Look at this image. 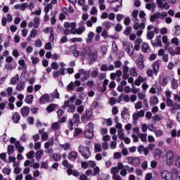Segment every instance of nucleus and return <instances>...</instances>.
Wrapping results in <instances>:
<instances>
[{
	"instance_id": "nucleus-55",
	"label": "nucleus",
	"mask_w": 180,
	"mask_h": 180,
	"mask_svg": "<svg viewBox=\"0 0 180 180\" xmlns=\"http://www.w3.org/2000/svg\"><path fill=\"white\" fill-rule=\"evenodd\" d=\"M155 41L157 42V46H162V42L161 41V35L156 37Z\"/></svg>"
},
{
	"instance_id": "nucleus-40",
	"label": "nucleus",
	"mask_w": 180,
	"mask_h": 180,
	"mask_svg": "<svg viewBox=\"0 0 180 180\" xmlns=\"http://www.w3.org/2000/svg\"><path fill=\"white\" fill-rule=\"evenodd\" d=\"M174 165L177 167V168H180V156L175 157Z\"/></svg>"
},
{
	"instance_id": "nucleus-9",
	"label": "nucleus",
	"mask_w": 180,
	"mask_h": 180,
	"mask_svg": "<svg viewBox=\"0 0 180 180\" xmlns=\"http://www.w3.org/2000/svg\"><path fill=\"white\" fill-rule=\"evenodd\" d=\"M20 113L22 117H26V116H29V113H30V108L29 107H22Z\"/></svg>"
},
{
	"instance_id": "nucleus-34",
	"label": "nucleus",
	"mask_w": 180,
	"mask_h": 180,
	"mask_svg": "<svg viewBox=\"0 0 180 180\" xmlns=\"http://www.w3.org/2000/svg\"><path fill=\"white\" fill-rule=\"evenodd\" d=\"M12 153H15V146L13 145L8 146V154L11 155Z\"/></svg>"
},
{
	"instance_id": "nucleus-33",
	"label": "nucleus",
	"mask_w": 180,
	"mask_h": 180,
	"mask_svg": "<svg viewBox=\"0 0 180 180\" xmlns=\"http://www.w3.org/2000/svg\"><path fill=\"white\" fill-rule=\"evenodd\" d=\"M95 152L96 153H101L102 151V146L101 143H96L94 146Z\"/></svg>"
},
{
	"instance_id": "nucleus-35",
	"label": "nucleus",
	"mask_w": 180,
	"mask_h": 180,
	"mask_svg": "<svg viewBox=\"0 0 180 180\" xmlns=\"http://www.w3.org/2000/svg\"><path fill=\"white\" fill-rule=\"evenodd\" d=\"M117 133L120 140H124V133L123 132V129H119Z\"/></svg>"
},
{
	"instance_id": "nucleus-2",
	"label": "nucleus",
	"mask_w": 180,
	"mask_h": 180,
	"mask_svg": "<svg viewBox=\"0 0 180 180\" xmlns=\"http://www.w3.org/2000/svg\"><path fill=\"white\" fill-rule=\"evenodd\" d=\"M87 126L89 128L84 131V136L86 139L91 140V139H94V123L89 122Z\"/></svg>"
},
{
	"instance_id": "nucleus-17",
	"label": "nucleus",
	"mask_w": 180,
	"mask_h": 180,
	"mask_svg": "<svg viewBox=\"0 0 180 180\" xmlns=\"http://www.w3.org/2000/svg\"><path fill=\"white\" fill-rule=\"evenodd\" d=\"M114 4H115L116 6L113 8L114 12H119V8L122 7V0H116V1L114 2Z\"/></svg>"
},
{
	"instance_id": "nucleus-56",
	"label": "nucleus",
	"mask_w": 180,
	"mask_h": 180,
	"mask_svg": "<svg viewBox=\"0 0 180 180\" xmlns=\"http://www.w3.org/2000/svg\"><path fill=\"white\" fill-rule=\"evenodd\" d=\"M171 43H172V44H175V46H179V40L176 37L172 39Z\"/></svg>"
},
{
	"instance_id": "nucleus-26",
	"label": "nucleus",
	"mask_w": 180,
	"mask_h": 180,
	"mask_svg": "<svg viewBox=\"0 0 180 180\" xmlns=\"http://www.w3.org/2000/svg\"><path fill=\"white\" fill-rule=\"evenodd\" d=\"M17 91H23L25 89V82H20L16 86Z\"/></svg>"
},
{
	"instance_id": "nucleus-46",
	"label": "nucleus",
	"mask_w": 180,
	"mask_h": 180,
	"mask_svg": "<svg viewBox=\"0 0 180 180\" xmlns=\"http://www.w3.org/2000/svg\"><path fill=\"white\" fill-rule=\"evenodd\" d=\"M51 95L53 98H56V99H58V98H60V94L58 93V90H57V89L54 90Z\"/></svg>"
},
{
	"instance_id": "nucleus-21",
	"label": "nucleus",
	"mask_w": 180,
	"mask_h": 180,
	"mask_svg": "<svg viewBox=\"0 0 180 180\" xmlns=\"http://www.w3.org/2000/svg\"><path fill=\"white\" fill-rule=\"evenodd\" d=\"M161 155H162V151L160 149H155L154 151V157L160 159L161 158Z\"/></svg>"
},
{
	"instance_id": "nucleus-12",
	"label": "nucleus",
	"mask_w": 180,
	"mask_h": 180,
	"mask_svg": "<svg viewBox=\"0 0 180 180\" xmlns=\"http://www.w3.org/2000/svg\"><path fill=\"white\" fill-rule=\"evenodd\" d=\"M12 120L13 123H15V124L19 123V120H20V115H19V112H14V115L12 116Z\"/></svg>"
},
{
	"instance_id": "nucleus-38",
	"label": "nucleus",
	"mask_w": 180,
	"mask_h": 180,
	"mask_svg": "<svg viewBox=\"0 0 180 180\" xmlns=\"http://www.w3.org/2000/svg\"><path fill=\"white\" fill-rule=\"evenodd\" d=\"M16 82H19V75H16L15 77L11 79L12 85H15Z\"/></svg>"
},
{
	"instance_id": "nucleus-8",
	"label": "nucleus",
	"mask_w": 180,
	"mask_h": 180,
	"mask_svg": "<svg viewBox=\"0 0 180 180\" xmlns=\"http://www.w3.org/2000/svg\"><path fill=\"white\" fill-rule=\"evenodd\" d=\"M46 102H50V96L48 94H45L39 98V103L41 105L46 103Z\"/></svg>"
},
{
	"instance_id": "nucleus-47",
	"label": "nucleus",
	"mask_w": 180,
	"mask_h": 180,
	"mask_svg": "<svg viewBox=\"0 0 180 180\" xmlns=\"http://www.w3.org/2000/svg\"><path fill=\"white\" fill-rule=\"evenodd\" d=\"M103 25L107 30H109V29H110V27H112V22H104L103 23Z\"/></svg>"
},
{
	"instance_id": "nucleus-23",
	"label": "nucleus",
	"mask_w": 180,
	"mask_h": 180,
	"mask_svg": "<svg viewBox=\"0 0 180 180\" xmlns=\"http://www.w3.org/2000/svg\"><path fill=\"white\" fill-rule=\"evenodd\" d=\"M87 39H86V43H91L92 42V39L95 37V34L94 32H90L88 35H87Z\"/></svg>"
},
{
	"instance_id": "nucleus-63",
	"label": "nucleus",
	"mask_w": 180,
	"mask_h": 180,
	"mask_svg": "<svg viewBox=\"0 0 180 180\" xmlns=\"http://www.w3.org/2000/svg\"><path fill=\"white\" fill-rule=\"evenodd\" d=\"M153 179V173H148L145 176V180H151Z\"/></svg>"
},
{
	"instance_id": "nucleus-52",
	"label": "nucleus",
	"mask_w": 180,
	"mask_h": 180,
	"mask_svg": "<svg viewBox=\"0 0 180 180\" xmlns=\"http://www.w3.org/2000/svg\"><path fill=\"white\" fill-rule=\"evenodd\" d=\"M33 157H34V150H31L28 153H27V158H28L29 160H32V158H33Z\"/></svg>"
},
{
	"instance_id": "nucleus-7",
	"label": "nucleus",
	"mask_w": 180,
	"mask_h": 180,
	"mask_svg": "<svg viewBox=\"0 0 180 180\" xmlns=\"http://www.w3.org/2000/svg\"><path fill=\"white\" fill-rule=\"evenodd\" d=\"M160 67H161V60H157L153 63L152 68L153 69V72L155 75L158 74V71H160Z\"/></svg>"
},
{
	"instance_id": "nucleus-57",
	"label": "nucleus",
	"mask_w": 180,
	"mask_h": 180,
	"mask_svg": "<svg viewBox=\"0 0 180 180\" xmlns=\"http://www.w3.org/2000/svg\"><path fill=\"white\" fill-rule=\"evenodd\" d=\"M70 41H72V43H77V41H78L79 43H82V38H77V37L72 38L70 39Z\"/></svg>"
},
{
	"instance_id": "nucleus-19",
	"label": "nucleus",
	"mask_w": 180,
	"mask_h": 180,
	"mask_svg": "<svg viewBox=\"0 0 180 180\" xmlns=\"http://www.w3.org/2000/svg\"><path fill=\"white\" fill-rule=\"evenodd\" d=\"M149 102L150 105H153V106H155L158 103V97L156 96L151 97Z\"/></svg>"
},
{
	"instance_id": "nucleus-1",
	"label": "nucleus",
	"mask_w": 180,
	"mask_h": 180,
	"mask_svg": "<svg viewBox=\"0 0 180 180\" xmlns=\"http://www.w3.org/2000/svg\"><path fill=\"white\" fill-rule=\"evenodd\" d=\"M79 123V114L75 113L73 115V120L69 119L68 120V127L70 128V130L72 131L74 130V124L76 126H78V124Z\"/></svg>"
},
{
	"instance_id": "nucleus-44",
	"label": "nucleus",
	"mask_w": 180,
	"mask_h": 180,
	"mask_svg": "<svg viewBox=\"0 0 180 180\" xmlns=\"http://www.w3.org/2000/svg\"><path fill=\"white\" fill-rule=\"evenodd\" d=\"M117 168H118V169H123V168L124 169H129V166L128 165H125V166H124L123 165V163H122V162H118L117 163Z\"/></svg>"
},
{
	"instance_id": "nucleus-5",
	"label": "nucleus",
	"mask_w": 180,
	"mask_h": 180,
	"mask_svg": "<svg viewBox=\"0 0 180 180\" xmlns=\"http://www.w3.org/2000/svg\"><path fill=\"white\" fill-rule=\"evenodd\" d=\"M174 152L171 150H169L166 155V161H167V165L171 166L172 165V164H174Z\"/></svg>"
},
{
	"instance_id": "nucleus-3",
	"label": "nucleus",
	"mask_w": 180,
	"mask_h": 180,
	"mask_svg": "<svg viewBox=\"0 0 180 180\" xmlns=\"http://www.w3.org/2000/svg\"><path fill=\"white\" fill-rule=\"evenodd\" d=\"M79 153L82 154V156L86 160H88L91 157V150L89 147H85L84 146H79Z\"/></svg>"
},
{
	"instance_id": "nucleus-50",
	"label": "nucleus",
	"mask_w": 180,
	"mask_h": 180,
	"mask_svg": "<svg viewBox=\"0 0 180 180\" xmlns=\"http://www.w3.org/2000/svg\"><path fill=\"white\" fill-rule=\"evenodd\" d=\"M116 98L115 97H110L109 99V103L111 105V106H113L114 105H116Z\"/></svg>"
},
{
	"instance_id": "nucleus-22",
	"label": "nucleus",
	"mask_w": 180,
	"mask_h": 180,
	"mask_svg": "<svg viewBox=\"0 0 180 180\" xmlns=\"http://www.w3.org/2000/svg\"><path fill=\"white\" fill-rule=\"evenodd\" d=\"M39 26H40V18L36 17L34 19V29H38Z\"/></svg>"
},
{
	"instance_id": "nucleus-41",
	"label": "nucleus",
	"mask_w": 180,
	"mask_h": 180,
	"mask_svg": "<svg viewBox=\"0 0 180 180\" xmlns=\"http://www.w3.org/2000/svg\"><path fill=\"white\" fill-rule=\"evenodd\" d=\"M81 133H82V129H81V128H76L75 129L74 136L77 137V136H79V134H81Z\"/></svg>"
},
{
	"instance_id": "nucleus-15",
	"label": "nucleus",
	"mask_w": 180,
	"mask_h": 180,
	"mask_svg": "<svg viewBox=\"0 0 180 180\" xmlns=\"http://www.w3.org/2000/svg\"><path fill=\"white\" fill-rule=\"evenodd\" d=\"M127 108L124 107L123 108V110L121 112V116L122 119H124L125 120H127L129 119V113H127Z\"/></svg>"
},
{
	"instance_id": "nucleus-37",
	"label": "nucleus",
	"mask_w": 180,
	"mask_h": 180,
	"mask_svg": "<svg viewBox=\"0 0 180 180\" xmlns=\"http://www.w3.org/2000/svg\"><path fill=\"white\" fill-rule=\"evenodd\" d=\"M129 74L131 75V77H137V70L135 69V68H132L129 70Z\"/></svg>"
},
{
	"instance_id": "nucleus-20",
	"label": "nucleus",
	"mask_w": 180,
	"mask_h": 180,
	"mask_svg": "<svg viewBox=\"0 0 180 180\" xmlns=\"http://www.w3.org/2000/svg\"><path fill=\"white\" fill-rule=\"evenodd\" d=\"M136 65L139 70H144V61L143 59L136 60Z\"/></svg>"
},
{
	"instance_id": "nucleus-64",
	"label": "nucleus",
	"mask_w": 180,
	"mask_h": 180,
	"mask_svg": "<svg viewBox=\"0 0 180 180\" xmlns=\"http://www.w3.org/2000/svg\"><path fill=\"white\" fill-rule=\"evenodd\" d=\"M71 175H73V176H78L79 175V172L77 169H73L71 172Z\"/></svg>"
},
{
	"instance_id": "nucleus-39",
	"label": "nucleus",
	"mask_w": 180,
	"mask_h": 180,
	"mask_svg": "<svg viewBox=\"0 0 180 180\" xmlns=\"http://www.w3.org/2000/svg\"><path fill=\"white\" fill-rule=\"evenodd\" d=\"M50 9H53V5L51 4H48L45 7H44V12L46 14L49 13L50 12Z\"/></svg>"
},
{
	"instance_id": "nucleus-58",
	"label": "nucleus",
	"mask_w": 180,
	"mask_h": 180,
	"mask_svg": "<svg viewBox=\"0 0 180 180\" xmlns=\"http://www.w3.org/2000/svg\"><path fill=\"white\" fill-rule=\"evenodd\" d=\"M18 64L19 65H20L21 67H23V68H27V66H26V63L25 62V60L22 59V60H18Z\"/></svg>"
},
{
	"instance_id": "nucleus-27",
	"label": "nucleus",
	"mask_w": 180,
	"mask_h": 180,
	"mask_svg": "<svg viewBox=\"0 0 180 180\" xmlns=\"http://www.w3.org/2000/svg\"><path fill=\"white\" fill-rule=\"evenodd\" d=\"M166 103L167 106H172V108H175V104H176V103H174L171 98H167Z\"/></svg>"
},
{
	"instance_id": "nucleus-13",
	"label": "nucleus",
	"mask_w": 180,
	"mask_h": 180,
	"mask_svg": "<svg viewBox=\"0 0 180 180\" xmlns=\"http://www.w3.org/2000/svg\"><path fill=\"white\" fill-rule=\"evenodd\" d=\"M79 72L82 74V75H84V79L86 80L89 77H91V72L90 71H85L84 69H80Z\"/></svg>"
},
{
	"instance_id": "nucleus-36",
	"label": "nucleus",
	"mask_w": 180,
	"mask_h": 180,
	"mask_svg": "<svg viewBox=\"0 0 180 180\" xmlns=\"http://www.w3.org/2000/svg\"><path fill=\"white\" fill-rule=\"evenodd\" d=\"M60 129V124L58 122H53L51 126V129L57 131Z\"/></svg>"
},
{
	"instance_id": "nucleus-16",
	"label": "nucleus",
	"mask_w": 180,
	"mask_h": 180,
	"mask_svg": "<svg viewBox=\"0 0 180 180\" xmlns=\"http://www.w3.org/2000/svg\"><path fill=\"white\" fill-rule=\"evenodd\" d=\"M56 108H57V104H50L47 108H46V111L49 113H51V112H54L56 110Z\"/></svg>"
},
{
	"instance_id": "nucleus-28",
	"label": "nucleus",
	"mask_w": 180,
	"mask_h": 180,
	"mask_svg": "<svg viewBox=\"0 0 180 180\" xmlns=\"http://www.w3.org/2000/svg\"><path fill=\"white\" fill-rule=\"evenodd\" d=\"M41 155H43V150H38L35 154L36 160H37V161H40V160H41Z\"/></svg>"
},
{
	"instance_id": "nucleus-62",
	"label": "nucleus",
	"mask_w": 180,
	"mask_h": 180,
	"mask_svg": "<svg viewBox=\"0 0 180 180\" xmlns=\"http://www.w3.org/2000/svg\"><path fill=\"white\" fill-rule=\"evenodd\" d=\"M58 63H57V62H53L51 63V68H53V70H58Z\"/></svg>"
},
{
	"instance_id": "nucleus-31",
	"label": "nucleus",
	"mask_w": 180,
	"mask_h": 180,
	"mask_svg": "<svg viewBox=\"0 0 180 180\" xmlns=\"http://www.w3.org/2000/svg\"><path fill=\"white\" fill-rule=\"evenodd\" d=\"M66 168H68V169L66 170L68 175L71 176V172H72V168H74V165L69 163L68 166Z\"/></svg>"
},
{
	"instance_id": "nucleus-32",
	"label": "nucleus",
	"mask_w": 180,
	"mask_h": 180,
	"mask_svg": "<svg viewBox=\"0 0 180 180\" xmlns=\"http://www.w3.org/2000/svg\"><path fill=\"white\" fill-rule=\"evenodd\" d=\"M33 99H34V97L33 96V95L30 94L27 96L25 99V102L26 103H32L33 102Z\"/></svg>"
},
{
	"instance_id": "nucleus-42",
	"label": "nucleus",
	"mask_w": 180,
	"mask_h": 180,
	"mask_svg": "<svg viewBox=\"0 0 180 180\" xmlns=\"http://www.w3.org/2000/svg\"><path fill=\"white\" fill-rule=\"evenodd\" d=\"M74 89H75V84H74L73 82H71L68 85V91H74Z\"/></svg>"
},
{
	"instance_id": "nucleus-18",
	"label": "nucleus",
	"mask_w": 180,
	"mask_h": 180,
	"mask_svg": "<svg viewBox=\"0 0 180 180\" xmlns=\"http://www.w3.org/2000/svg\"><path fill=\"white\" fill-rule=\"evenodd\" d=\"M141 162V159L140 158L134 157V161L132 165L134 167H139Z\"/></svg>"
},
{
	"instance_id": "nucleus-54",
	"label": "nucleus",
	"mask_w": 180,
	"mask_h": 180,
	"mask_svg": "<svg viewBox=\"0 0 180 180\" xmlns=\"http://www.w3.org/2000/svg\"><path fill=\"white\" fill-rule=\"evenodd\" d=\"M174 29H175V35L176 36H179L180 34V25H174Z\"/></svg>"
},
{
	"instance_id": "nucleus-60",
	"label": "nucleus",
	"mask_w": 180,
	"mask_h": 180,
	"mask_svg": "<svg viewBox=\"0 0 180 180\" xmlns=\"http://www.w3.org/2000/svg\"><path fill=\"white\" fill-rule=\"evenodd\" d=\"M143 108V103L141 101H139L135 104V109H141Z\"/></svg>"
},
{
	"instance_id": "nucleus-59",
	"label": "nucleus",
	"mask_w": 180,
	"mask_h": 180,
	"mask_svg": "<svg viewBox=\"0 0 180 180\" xmlns=\"http://www.w3.org/2000/svg\"><path fill=\"white\" fill-rule=\"evenodd\" d=\"M154 133L155 134L156 137H161V136H162V134H164V133L162 132V131L161 130H157L155 129V131H153Z\"/></svg>"
},
{
	"instance_id": "nucleus-24",
	"label": "nucleus",
	"mask_w": 180,
	"mask_h": 180,
	"mask_svg": "<svg viewBox=\"0 0 180 180\" xmlns=\"http://www.w3.org/2000/svg\"><path fill=\"white\" fill-rule=\"evenodd\" d=\"M170 77L169 76H166L165 77L163 78L162 81L160 82V85L162 86H165L167 84H168V81H169Z\"/></svg>"
},
{
	"instance_id": "nucleus-4",
	"label": "nucleus",
	"mask_w": 180,
	"mask_h": 180,
	"mask_svg": "<svg viewBox=\"0 0 180 180\" xmlns=\"http://www.w3.org/2000/svg\"><path fill=\"white\" fill-rule=\"evenodd\" d=\"M168 16V13L167 12L162 13H157L152 15L150 18V22H155V19H164V18H167Z\"/></svg>"
},
{
	"instance_id": "nucleus-53",
	"label": "nucleus",
	"mask_w": 180,
	"mask_h": 180,
	"mask_svg": "<svg viewBox=\"0 0 180 180\" xmlns=\"http://www.w3.org/2000/svg\"><path fill=\"white\" fill-rule=\"evenodd\" d=\"M41 139L43 140V141H47L49 139V134L47 132H44L43 134H41Z\"/></svg>"
},
{
	"instance_id": "nucleus-43",
	"label": "nucleus",
	"mask_w": 180,
	"mask_h": 180,
	"mask_svg": "<svg viewBox=\"0 0 180 180\" xmlns=\"http://www.w3.org/2000/svg\"><path fill=\"white\" fill-rule=\"evenodd\" d=\"M117 45L116 44V42H113L112 44V52L113 54H117Z\"/></svg>"
},
{
	"instance_id": "nucleus-11",
	"label": "nucleus",
	"mask_w": 180,
	"mask_h": 180,
	"mask_svg": "<svg viewBox=\"0 0 180 180\" xmlns=\"http://www.w3.org/2000/svg\"><path fill=\"white\" fill-rule=\"evenodd\" d=\"M161 176L163 179L170 180L169 178H171V173L167 170H164L161 172Z\"/></svg>"
},
{
	"instance_id": "nucleus-61",
	"label": "nucleus",
	"mask_w": 180,
	"mask_h": 180,
	"mask_svg": "<svg viewBox=\"0 0 180 180\" xmlns=\"http://www.w3.org/2000/svg\"><path fill=\"white\" fill-rule=\"evenodd\" d=\"M30 36H31V37H36V36H37V30H32L30 32Z\"/></svg>"
},
{
	"instance_id": "nucleus-10",
	"label": "nucleus",
	"mask_w": 180,
	"mask_h": 180,
	"mask_svg": "<svg viewBox=\"0 0 180 180\" xmlns=\"http://www.w3.org/2000/svg\"><path fill=\"white\" fill-rule=\"evenodd\" d=\"M91 117H92V111L89 110H86V113L82 116V122H84L85 119L89 120V119H91Z\"/></svg>"
},
{
	"instance_id": "nucleus-30",
	"label": "nucleus",
	"mask_w": 180,
	"mask_h": 180,
	"mask_svg": "<svg viewBox=\"0 0 180 180\" xmlns=\"http://www.w3.org/2000/svg\"><path fill=\"white\" fill-rule=\"evenodd\" d=\"M2 172L3 174H6V175H11V173L12 172V169H11L9 167H6L2 169Z\"/></svg>"
},
{
	"instance_id": "nucleus-14",
	"label": "nucleus",
	"mask_w": 180,
	"mask_h": 180,
	"mask_svg": "<svg viewBox=\"0 0 180 180\" xmlns=\"http://www.w3.org/2000/svg\"><path fill=\"white\" fill-rule=\"evenodd\" d=\"M68 160H77L78 158V153L76 151H71L68 155Z\"/></svg>"
},
{
	"instance_id": "nucleus-29",
	"label": "nucleus",
	"mask_w": 180,
	"mask_h": 180,
	"mask_svg": "<svg viewBox=\"0 0 180 180\" xmlns=\"http://www.w3.org/2000/svg\"><path fill=\"white\" fill-rule=\"evenodd\" d=\"M52 160L54 161H60L61 160V155L58 153H53L52 155Z\"/></svg>"
},
{
	"instance_id": "nucleus-45",
	"label": "nucleus",
	"mask_w": 180,
	"mask_h": 180,
	"mask_svg": "<svg viewBox=\"0 0 180 180\" xmlns=\"http://www.w3.org/2000/svg\"><path fill=\"white\" fill-rule=\"evenodd\" d=\"M130 33H131V27H127L124 30V34H125L126 36H130Z\"/></svg>"
},
{
	"instance_id": "nucleus-48",
	"label": "nucleus",
	"mask_w": 180,
	"mask_h": 180,
	"mask_svg": "<svg viewBox=\"0 0 180 180\" xmlns=\"http://www.w3.org/2000/svg\"><path fill=\"white\" fill-rule=\"evenodd\" d=\"M32 63L33 65H37V63L40 61L39 58L31 57Z\"/></svg>"
},
{
	"instance_id": "nucleus-51",
	"label": "nucleus",
	"mask_w": 180,
	"mask_h": 180,
	"mask_svg": "<svg viewBox=\"0 0 180 180\" xmlns=\"http://www.w3.org/2000/svg\"><path fill=\"white\" fill-rule=\"evenodd\" d=\"M126 51L128 53L129 56H130L131 57V56H133V54H134V49H133L132 51L130 49V46H128L126 48Z\"/></svg>"
},
{
	"instance_id": "nucleus-49",
	"label": "nucleus",
	"mask_w": 180,
	"mask_h": 180,
	"mask_svg": "<svg viewBox=\"0 0 180 180\" xmlns=\"http://www.w3.org/2000/svg\"><path fill=\"white\" fill-rule=\"evenodd\" d=\"M146 36L148 39H149V40H153V39L154 38V32L153 31H149L147 32Z\"/></svg>"
},
{
	"instance_id": "nucleus-25",
	"label": "nucleus",
	"mask_w": 180,
	"mask_h": 180,
	"mask_svg": "<svg viewBox=\"0 0 180 180\" xmlns=\"http://www.w3.org/2000/svg\"><path fill=\"white\" fill-rule=\"evenodd\" d=\"M150 49V45H148V43H143L141 46V50L143 53H147V51Z\"/></svg>"
},
{
	"instance_id": "nucleus-6",
	"label": "nucleus",
	"mask_w": 180,
	"mask_h": 180,
	"mask_svg": "<svg viewBox=\"0 0 180 180\" xmlns=\"http://www.w3.org/2000/svg\"><path fill=\"white\" fill-rule=\"evenodd\" d=\"M89 58L90 59V64L92 65L98 60V51H89Z\"/></svg>"
}]
</instances>
